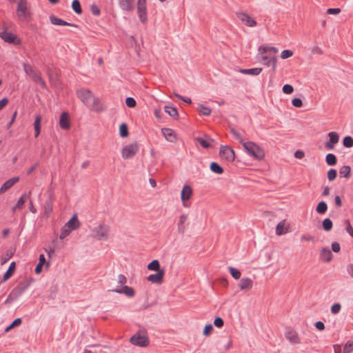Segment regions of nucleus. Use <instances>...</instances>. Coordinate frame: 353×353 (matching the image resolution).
Here are the masks:
<instances>
[{"label": "nucleus", "instance_id": "nucleus-11", "mask_svg": "<svg viewBox=\"0 0 353 353\" xmlns=\"http://www.w3.org/2000/svg\"><path fill=\"white\" fill-rule=\"evenodd\" d=\"M165 274V270H161L157 271L155 274H152L148 277V281L152 283L161 284L163 281V276Z\"/></svg>", "mask_w": 353, "mask_h": 353}, {"label": "nucleus", "instance_id": "nucleus-26", "mask_svg": "<svg viewBox=\"0 0 353 353\" xmlns=\"http://www.w3.org/2000/svg\"><path fill=\"white\" fill-rule=\"evenodd\" d=\"M188 220V216L185 214H183L179 217V221L178 223V232L179 233L183 234L185 230V227L184 225L185 223Z\"/></svg>", "mask_w": 353, "mask_h": 353}, {"label": "nucleus", "instance_id": "nucleus-29", "mask_svg": "<svg viewBox=\"0 0 353 353\" xmlns=\"http://www.w3.org/2000/svg\"><path fill=\"white\" fill-rule=\"evenodd\" d=\"M15 268H16V264H15V262L13 261L10 264L8 269L7 270V271L6 272V273L3 275V281H7L8 279H10L12 276V274H14V272L15 271Z\"/></svg>", "mask_w": 353, "mask_h": 353}, {"label": "nucleus", "instance_id": "nucleus-1", "mask_svg": "<svg viewBox=\"0 0 353 353\" xmlns=\"http://www.w3.org/2000/svg\"><path fill=\"white\" fill-rule=\"evenodd\" d=\"M77 97L82 102L92 110L100 112L104 110L99 99L96 98L91 90L81 89L77 92Z\"/></svg>", "mask_w": 353, "mask_h": 353}, {"label": "nucleus", "instance_id": "nucleus-17", "mask_svg": "<svg viewBox=\"0 0 353 353\" xmlns=\"http://www.w3.org/2000/svg\"><path fill=\"white\" fill-rule=\"evenodd\" d=\"M285 337L292 344H299L301 343V340L297 332L293 330H288L285 332Z\"/></svg>", "mask_w": 353, "mask_h": 353}, {"label": "nucleus", "instance_id": "nucleus-24", "mask_svg": "<svg viewBox=\"0 0 353 353\" xmlns=\"http://www.w3.org/2000/svg\"><path fill=\"white\" fill-rule=\"evenodd\" d=\"M137 13L140 21L145 24L148 21L146 7L137 6Z\"/></svg>", "mask_w": 353, "mask_h": 353}, {"label": "nucleus", "instance_id": "nucleus-39", "mask_svg": "<svg viewBox=\"0 0 353 353\" xmlns=\"http://www.w3.org/2000/svg\"><path fill=\"white\" fill-rule=\"evenodd\" d=\"M129 134L128 125L122 123L119 126V135L123 137H127Z\"/></svg>", "mask_w": 353, "mask_h": 353}, {"label": "nucleus", "instance_id": "nucleus-59", "mask_svg": "<svg viewBox=\"0 0 353 353\" xmlns=\"http://www.w3.org/2000/svg\"><path fill=\"white\" fill-rule=\"evenodd\" d=\"M213 330V327L211 324H208L204 327L203 334L205 336H208L211 334L212 331Z\"/></svg>", "mask_w": 353, "mask_h": 353}, {"label": "nucleus", "instance_id": "nucleus-30", "mask_svg": "<svg viewBox=\"0 0 353 353\" xmlns=\"http://www.w3.org/2000/svg\"><path fill=\"white\" fill-rule=\"evenodd\" d=\"M41 117L39 114H37L35 117V120L34 122V137L37 138L41 132Z\"/></svg>", "mask_w": 353, "mask_h": 353}, {"label": "nucleus", "instance_id": "nucleus-31", "mask_svg": "<svg viewBox=\"0 0 353 353\" xmlns=\"http://www.w3.org/2000/svg\"><path fill=\"white\" fill-rule=\"evenodd\" d=\"M23 67L26 74L28 75L30 78L33 77L37 73L39 72V71L34 70L32 66L27 63H23Z\"/></svg>", "mask_w": 353, "mask_h": 353}, {"label": "nucleus", "instance_id": "nucleus-3", "mask_svg": "<svg viewBox=\"0 0 353 353\" xmlns=\"http://www.w3.org/2000/svg\"><path fill=\"white\" fill-rule=\"evenodd\" d=\"M243 146L250 156L259 160L263 159L264 158L265 152L263 149H262L254 142H244L243 143Z\"/></svg>", "mask_w": 353, "mask_h": 353}, {"label": "nucleus", "instance_id": "nucleus-14", "mask_svg": "<svg viewBox=\"0 0 353 353\" xmlns=\"http://www.w3.org/2000/svg\"><path fill=\"white\" fill-rule=\"evenodd\" d=\"M19 181V176L11 178L6 181L0 188V194L4 193L8 190L11 188L15 183Z\"/></svg>", "mask_w": 353, "mask_h": 353}, {"label": "nucleus", "instance_id": "nucleus-57", "mask_svg": "<svg viewBox=\"0 0 353 353\" xmlns=\"http://www.w3.org/2000/svg\"><path fill=\"white\" fill-rule=\"evenodd\" d=\"M39 264H41L42 265H46V268H48L50 267V262L46 261L45 256L43 254L39 255Z\"/></svg>", "mask_w": 353, "mask_h": 353}, {"label": "nucleus", "instance_id": "nucleus-41", "mask_svg": "<svg viewBox=\"0 0 353 353\" xmlns=\"http://www.w3.org/2000/svg\"><path fill=\"white\" fill-rule=\"evenodd\" d=\"M148 269L149 270H153V271H159V270H161L160 269V264H159V262L158 260L155 259V260H153L152 261H151L148 265Z\"/></svg>", "mask_w": 353, "mask_h": 353}, {"label": "nucleus", "instance_id": "nucleus-7", "mask_svg": "<svg viewBox=\"0 0 353 353\" xmlns=\"http://www.w3.org/2000/svg\"><path fill=\"white\" fill-rule=\"evenodd\" d=\"M139 147L137 142L124 146L121 151L122 157L124 159L132 158L139 152Z\"/></svg>", "mask_w": 353, "mask_h": 353}, {"label": "nucleus", "instance_id": "nucleus-63", "mask_svg": "<svg viewBox=\"0 0 353 353\" xmlns=\"http://www.w3.org/2000/svg\"><path fill=\"white\" fill-rule=\"evenodd\" d=\"M174 95L178 98L179 99L185 102L186 103H188V104H191L192 103V101L190 98H188V97H184L177 93H174Z\"/></svg>", "mask_w": 353, "mask_h": 353}, {"label": "nucleus", "instance_id": "nucleus-6", "mask_svg": "<svg viewBox=\"0 0 353 353\" xmlns=\"http://www.w3.org/2000/svg\"><path fill=\"white\" fill-rule=\"evenodd\" d=\"M30 281L26 279L21 281L10 292L9 294L10 298L17 299L30 286Z\"/></svg>", "mask_w": 353, "mask_h": 353}, {"label": "nucleus", "instance_id": "nucleus-2", "mask_svg": "<svg viewBox=\"0 0 353 353\" xmlns=\"http://www.w3.org/2000/svg\"><path fill=\"white\" fill-rule=\"evenodd\" d=\"M16 14L22 22H28L31 20L32 13L27 0H18Z\"/></svg>", "mask_w": 353, "mask_h": 353}, {"label": "nucleus", "instance_id": "nucleus-43", "mask_svg": "<svg viewBox=\"0 0 353 353\" xmlns=\"http://www.w3.org/2000/svg\"><path fill=\"white\" fill-rule=\"evenodd\" d=\"M285 228V221L279 222L276 227V234L279 236H281L287 232L284 230Z\"/></svg>", "mask_w": 353, "mask_h": 353}, {"label": "nucleus", "instance_id": "nucleus-38", "mask_svg": "<svg viewBox=\"0 0 353 353\" xmlns=\"http://www.w3.org/2000/svg\"><path fill=\"white\" fill-rule=\"evenodd\" d=\"M72 8L73 11L77 14H82V8L79 0H73L72 2Z\"/></svg>", "mask_w": 353, "mask_h": 353}, {"label": "nucleus", "instance_id": "nucleus-4", "mask_svg": "<svg viewBox=\"0 0 353 353\" xmlns=\"http://www.w3.org/2000/svg\"><path fill=\"white\" fill-rule=\"evenodd\" d=\"M130 343L139 347H147L149 344V339L145 332L139 330L130 338Z\"/></svg>", "mask_w": 353, "mask_h": 353}, {"label": "nucleus", "instance_id": "nucleus-50", "mask_svg": "<svg viewBox=\"0 0 353 353\" xmlns=\"http://www.w3.org/2000/svg\"><path fill=\"white\" fill-rule=\"evenodd\" d=\"M352 350H353V341L347 342L343 347V353H350Z\"/></svg>", "mask_w": 353, "mask_h": 353}, {"label": "nucleus", "instance_id": "nucleus-27", "mask_svg": "<svg viewBox=\"0 0 353 353\" xmlns=\"http://www.w3.org/2000/svg\"><path fill=\"white\" fill-rule=\"evenodd\" d=\"M29 199V194H23L19 199L16 205L13 206L12 210L14 212L17 209H21L26 202V201Z\"/></svg>", "mask_w": 353, "mask_h": 353}, {"label": "nucleus", "instance_id": "nucleus-51", "mask_svg": "<svg viewBox=\"0 0 353 353\" xmlns=\"http://www.w3.org/2000/svg\"><path fill=\"white\" fill-rule=\"evenodd\" d=\"M125 104L129 108H134L137 105V102L134 98L129 97L125 99Z\"/></svg>", "mask_w": 353, "mask_h": 353}, {"label": "nucleus", "instance_id": "nucleus-15", "mask_svg": "<svg viewBox=\"0 0 353 353\" xmlns=\"http://www.w3.org/2000/svg\"><path fill=\"white\" fill-rule=\"evenodd\" d=\"M330 141L325 143V148L329 150L334 149V144L337 143L339 140L338 134L335 132H330L328 134Z\"/></svg>", "mask_w": 353, "mask_h": 353}, {"label": "nucleus", "instance_id": "nucleus-55", "mask_svg": "<svg viewBox=\"0 0 353 353\" xmlns=\"http://www.w3.org/2000/svg\"><path fill=\"white\" fill-rule=\"evenodd\" d=\"M214 325L217 327H222L224 325L223 319L219 316L216 317L214 320Z\"/></svg>", "mask_w": 353, "mask_h": 353}, {"label": "nucleus", "instance_id": "nucleus-25", "mask_svg": "<svg viewBox=\"0 0 353 353\" xmlns=\"http://www.w3.org/2000/svg\"><path fill=\"white\" fill-rule=\"evenodd\" d=\"M261 60L263 62L264 65H265L267 66H270L272 65L273 70H275L276 66V57L270 58L268 56L264 55V56H262Z\"/></svg>", "mask_w": 353, "mask_h": 353}, {"label": "nucleus", "instance_id": "nucleus-44", "mask_svg": "<svg viewBox=\"0 0 353 353\" xmlns=\"http://www.w3.org/2000/svg\"><path fill=\"white\" fill-rule=\"evenodd\" d=\"M71 231L72 230L70 228H68L65 225H64V226H63L62 228L61 229L59 238L61 239H65L67 236L70 234Z\"/></svg>", "mask_w": 353, "mask_h": 353}, {"label": "nucleus", "instance_id": "nucleus-52", "mask_svg": "<svg viewBox=\"0 0 353 353\" xmlns=\"http://www.w3.org/2000/svg\"><path fill=\"white\" fill-rule=\"evenodd\" d=\"M336 176H337V172H336V170L334 169H330L327 172V178H328V180L330 181H334L336 178Z\"/></svg>", "mask_w": 353, "mask_h": 353}, {"label": "nucleus", "instance_id": "nucleus-62", "mask_svg": "<svg viewBox=\"0 0 353 353\" xmlns=\"http://www.w3.org/2000/svg\"><path fill=\"white\" fill-rule=\"evenodd\" d=\"M292 104L296 108H301L303 105V102L301 99L294 98L292 101Z\"/></svg>", "mask_w": 353, "mask_h": 353}, {"label": "nucleus", "instance_id": "nucleus-18", "mask_svg": "<svg viewBox=\"0 0 353 353\" xmlns=\"http://www.w3.org/2000/svg\"><path fill=\"white\" fill-rule=\"evenodd\" d=\"M161 132L167 141L172 143H174L176 141V137L173 130L164 128L161 129Z\"/></svg>", "mask_w": 353, "mask_h": 353}, {"label": "nucleus", "instance_id": "nucleus-42", "mask_svg": "<svg viewBox=\"0 0 353 353\" xmlns=\"http://www.w3.org/2000/svg\"><path fill=\"white\" fill-rule=\"evenodd\" d=\"M21 323H22V321H21V318H17V319H14L11 323V324L10 325H8V327H6L5 332H8L10 330L13 329L14 327L20 325L21 324Z\"/></svg>", "mask_w": 353, "mask_h": 353}, {"label": "nucleus", "instance_id": "nucleus-19", "mask_svg": "<svg viewBox=\"0 0 353 353\" xmlns=\"http://www.w3.org/2000/svg\"><path fill=\"white\" fill-rule=\"evenodd\" d=\"M112 292H114L119 294H124L128 297H133L135 294L134 290L132 287L124 285L121 289L112 290Z\"/></svg>", "mask_w": 353, "mask_h": 353}, {"label": "nucleus", "instance_id": "nucleus-53", "mask_svg": "<svg viewBox=\"0 0 353 353\" xmlns=\"http://www.w3.org/2000/svg\"><path fill=\"white\" fill-rule=\"evenodd\" d=\"M282 90L285 94H290L293 92L294 88L290 84H285L283 86Z\"/></svg>", "mask_w": 353, "mask_h": 353}, {"label": "nucleus", "instance_id": "nucleus-12", "mask_svg": "<svg viewBox=\"0 0 353 353\" xmlns=\"http://www.w3.org/2000/svg\"><path fill=\"white\" fill-rule=\"evenodd\" d=\"M121 9L125 12H132L134 8V0H119Z\"/></svg>", "mask_w": 353, "mask_h": 353}, {"label": "nucleus", "instance_id": "nucleus-49", "mask_svg": "<svg viewBox=\"0 0 353 353\" xmlns=\"http://www.w3.org/2000/svg\"><path fill=\"white\" fill-rule=\"evenodd\" d=\"M343 144L344 147H345V148L352 147L353 146V139L350 136H347V137H344V139L343 140Z\"/></svg>", "mask_w": 353, "mask_h": 353}, {"label": "nucleus", "instance_id": "nucleus-21", "mask_svg": "<svg viewBox=\"0 0 353 353\" xmlns=\"http://www.w3.org/2000/svg\"><path fill=\"white\" fill-rule=\"evenodd\" d=\"M192 195V189L190 185H185L183 186L181 192V199L183 202H185L190 199Z\"/></svg>", "mask_w": 353, "mask_h": 353}, {"label": "nucleus", "instance_id": "nucleus-47", "mask_svg": "<svg viewBox=\"0 0 353 353\" xmlns=\"http://www.w3.org/2000/svg\"><path fill=\"white\" fill-rule=\"evenodd\" d=\"M199 111L200 114L204 116H209L211 114V109L208 107H206L203 105H199Z\"/></svg>", "mask_w": 353, "mask_h": 353}, {"label": "nucleus", "instance_id": "nucleus-10", "mask_svg": "<svg viewBox=\"0 0 353 353\" xmlns=\"http://www.w3.org/2000/svg\"><path fill=\"white\" fill-rule=\"evenodd\" d=\"M236 16L243 23L248 27H254L256 26L255 19L245 12H238L236 13Z\"/></svg>", "mask_w": 353, "mask_h": 353}, {"label": "nucleus", "instance_id": "nucleus-28", "mask_svg": "<svg viewBox=\"0 0 353 353\" xmlns=\"http://www.w3.org/2000/svg\"><path fill=\"white\" fill-rule=\"evenodd\" d=\"M240 72L244 74H249L252 76L259 75L262 72L261 68H254L250 69H240Z\"/></svg>", "mask_w": 353, "mask_h": 353}, {"label": "nucleus", "instance_id": "nucleus-23", "mask_svg": "<svg viewBox=\"0 0 353 353\" xmlns=\"http://www.w3.org/2000/svg\"><path fill=\"white\" fill-rule=\"evenodd\" d=\"M65 225L71 230H74L80 226V223L77 219V215L74 214Z\"/></svg>", "mask_w": 353, "mask_h": 353}, {"label": "nucleus", "instance_id": "nucleus-37", "mask_svg": "<svg viewBox=\"0 0 353 353\" xmlns=\"http://www.w3.org/2000/svg\"><path fill=\"white\" fill-rule=\"evenodd\" d=\"M327 210V205L325 201H321L318 203L316 211L320 214H323Z\"/></svg>", "mask_w": 353, "mask_h": 353}, {"label": "nucleus", "instance_id": "nucleus-46", "mask_svg": "<svg viewBox=\"0 0 353 353\" xmlns=\"http://www.w3.org/2000/svg\"><path fill=\"white\" fill-rule=\"evenodd\" d=\"M195 141L199 143L203 148H209L211 147V144L204 139L201 137H196Z\"/></svg>", "mask_w": 353, "mask_h": 353}, {"label": "nucleus", "instance_id": "nucleus-33", "mask_svg": "<svg viewBox=\"0 0 353 353\" xmlns=\"http://www.w3.org/2000/svg\"><path fill=\"white\" fill-rule=\"evenodd\" d=\"M165 112L174 119H178L179 114L176 108L172 106H165Z\"/></svg>", "mask_w": 353, "mask_h": 353}, {"label": "nucleus", "instance_id": "nucleus-64", "mask_svg": "<svg viewBox=\"0 0 353 353\" xmlns=\"http://www.w3.org/2000/svg\"><path fill=\"white\" fill-rule=\"evenodd\" d=\"M332 250L334 252H339L341 250L339 243L337 242H333L332 243Z\"/></svg>", "mask_w": 353, "mask_h": 353}, {"label": "nucleus", "instance_id": "nucleus-45", "mask_svg": "<svg viewBox=\"0 0 353 353\" xmlns=\"http://www.w3.org/2000/svg\"><path fill=\"white\" fill-rule=\"evenodd\" d=\"M228 270H229L232 276L234 279H240L241 273V272L238 269H236L235 268H233V267H229Z\"/></svg>", "mask_w": 353, "mask_h": 353}, {"label": "nucleus", "instance_id": "nucleus-9", "mask_svg": "<svg viewBox=\"0 0 353 353\" xmlns=\"http://www.w3.org/2000/svg\"><path fill=\"white\" fill-rule=\"evenodd\" d=\"M0 37L5 42L10 44L20 45L21 43V39L17 37V34L10 32H8L6 30L0 33Z\"/></svg>", "mask_w": 353, "mask_h": 353}, {"label": "nucleus", "instance_id": "nucleus-58", "mask_svg": "<svg viewBox=\"0 0 353 353\" xmlns=\"http://www.w3.org/2000/svg\"><path fill=\"white\" fill-rule=\"evenodd\" d=\"M341 305L340 303H334V305H332V306L331 307V312L332 314H336L337 313H339L341 310Z\"/></svg>", "mask_w": 353, "mask_h": 353}, {"label": "nucleus", "instance_id": "nucleus-34", "mask_svg": "<svg viewBox=\"0 0 353 353\" xmlns=\"http://www.w3.org/2000/svg\"><path fill=\"white\" fill-rule=\"evenodd\" d=\"M210 170L216 174H223L224 170L223 168L216 162H212L210 165Z\"/></svg>", "mask_w": 353, "mask_h": 353}, {"label": "nucleus", "instance_id": "nucleus-61", "mask_svg": "<svg viewBox=\"0 0 353 353\" xmlns=\"http://www.w3.org/2000/svg\"><path fill=\"white\" fill-rule=\"evenodd\" d=\"M230 132L235 137V138L236 139L239 140V143H241L242 144H243V143H244L241 136L239 134V133L235 129L231 128Z\"/></svg>", "mask_w": 353, "mask_h": 353}, {"label": "nucleus", "instance_id": "nucleus-60", "mask_svg": "<svg viewBox=\"0 0 353 353\" xmlns=\"http://www.w3.org/2000/svg\"><path fill=\"white\" fill-rule=\"evenodd\" d=\"M91 12L95 15L99 16L101 14L99 8L96 4H92L90 7Z\"/></svg>", "mask_w": 353, "mask_h": 353}, {"label": "nucleus", "instance_id": "nucleus-40", "mask_svg": "<svg viewBox=\"0 0 353 353\" xmlns=\"http://www.w3.org/2000/svg\"><path fill=\"white\" fill-rule=\"evenodd\" d=\"M322 226L325 231H330L333 227L332 220L329 218L325 219L322 222Z\"/></svg>", "mask_w": 353, "mask_h": 353}, {"label": "nucleus", "instance_id": "nucleus-32", "mask_svg": "<svg viewBox=\"0 0 353 353\" xmlns=\"http://www.w3.org/2000/svg\"><path fill=\"white\" fill-rule=\"evenodd\" d=\"M35 83L39 84L42 88H46L47 85L43 80V79L41 77V72H39L37 73L33 77L31 78Z\"/></svg>", "mask_w": 353, "mask_h": 353}, {"label": "nucleus", "instance_id": "nucleus-16", "mask_svg": "<svg viewBox=\"0 0 353 353\" xmlns=\"http://www.w3.org/2000/svg\"><path fill=\"white\" fill-rule=\"evenodd\" d=\"M332 253L331 250L327 248H323L321 250L319 259L326 263H329L332 260Z\"/></svg>", "mask_w": 353, "mask_h": 353}, {"label": "nucleus", "instance_id": "nucleus-5", "mask_svg": "<svg viewBox=\"0 0 353 353\" xmlns=\"http://www.w3.org/2000/svg\"><path fill=\"white\" fill-rule=\"evenodd\" d=\"M110 228L103 223L93 230V236L97 240H107L109 236Z\"/></svg>", "mask_w": 353, "mask_h": 353}, {"label": "nucleus", "instance_id": "nucleus-8", "mask_svg": "<svg viewBox=\"0 0 353 353\" xmlns=\"http://www.w3.org/2000/svg\"><path fill=\"white\" fill-rule=\"evenodd\" d=\"M219 157L221 159L232 163L235 159L234 151L228 145H221L219 150Z\"/></svg>", "mask_w": 353, "mask_h": 353}, {"label": "nucleus", "instance_id": "nucleus-56", "mask_svg": "<svg viewBox=\"0 0 353 353\" xmlns=\"http://www.w3.org/2000/svg\"><path fill=\"white\" fill-rule=\"evenodd\" d=\"M292 55H293V52L292 50H284L281 52V57L283 59H288V58L292 57Z\"/></svg>", "mask_w": 353, "mask_h": 353}, {"label": "nucleus", "instance_id": "nucleus-20", "mask_svg": "<svg viewBox=\"0 0 353 353\" xmlns=\"http://www.w3.org/2000/svg\"><path fill=\"white\" fill-rule=\"evenodd\" d=\"M50 22L53 24V25H57V26H74V27H77V25L74 24V23H68L60 18H58L57 17H56L55 15L54 14H52L50 16Z\"/></svg>", "mask_w": 353, "mask_h": 353}, {"label": "nucleus", "instance_id": "nucleus-13", "mask_svg": "<svg viewBox=\"0 0 353 353\" xmlns=\"http://www.w3.org/2000/svg\"><path fill=\"white\" fill-rule=\"evenodd\" d=\"M59 125L63 130H68L70 128V116L66 112L61 113L59 119Z\"/></svg>", "mask_w": 353, "mask_h": 353}, {"label": "nucleus", "instance_id": "nucleus-22", "mask_svg": "<svg viewBox=\"0 0 353 353\" xmlns=\"http://www.w3.org/2000/svg\"><path fill=\"white\" fill-rule=\"evenodd\" d=\"M252 281L250 278H242L239 283V287L242 290H250L252 288Z\"/></svg>", "mask_w": 353, "mask_h": 353}, {"label": "nucleus", "instance_id": "nucleus-48", "mask_svg": "<svg viewBox=\"0 0 353 353\" xmlns=\"http://www.w3.org/2000/svg\"><path fill=\"white\" fill-rule=\"evenodd\" d=\"M12 255L13 252L11 250H7L6 254L1 256V264L3 265L8 262V261L12 258Z\"/></svg>", "mask_w": 353, "mask_h": 353}, {"label": "nucleus", "instance_id": "nucleus-35", "mask_svg": "<svg viewBox=\"0 0 353 353\" xmlns=\"http://www.w3.org/2000/svg\"><path fill=\"white\" fill-rule=\"evenodd\" d=\"M351 168L349 165H343L339 170V174L341 176L347 179L350 177Z\"/></svg>", "mask_w": 353, "mask_h": 353}, {"label": "nucleus", "instance_id": "nucleus-54", "mask_svg": "<svg viewBox=\"0 0 353 353\" xmlns=\"http://www.w3.org/2000/svg\"><path fill=\"white\" fill-rule=\"evenodd\" d=\"M345 225L346 231L350 234V235L353 237V228L351 225L350 221L349 220L345 221Z\"/></svg>", "mask_w": 353, "mask_h": 353}, {"label": "nucleus", "instance_id": "nucleus-36", "mask_svg": "<svg viewBox=\"0 0 353 353\" xmlns=\"http://www.w3.org/2000/svg\"><path fill=\"white\" fill-rule=\"evenodd\" d=\"M325 161L328 165L333 166L337 163V159L334 154L329 153L325 157Z\"/></svg>", "mask_w": 353, "mask_h": 353}]
</instances>
